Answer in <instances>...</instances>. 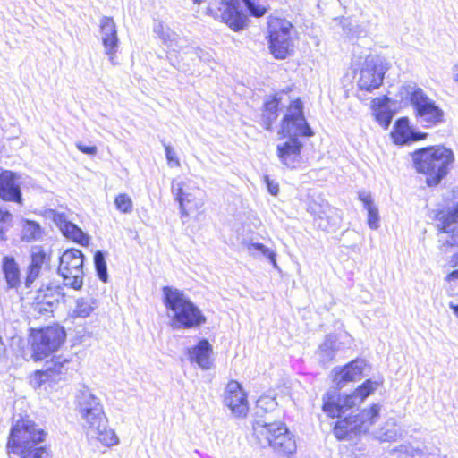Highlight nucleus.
<instances>
[{"mask_svg": "<svg viewBox=\"0 0 458 458\" xmlns=\"http://www.w3.org/2000/svg\"><path fill=\"white\" fill-rule=\"evenodd\" d=\"M308 212L313 216L318 227L323 231L336 227L340 222L338 210L323 199L310 202Z\"/></svg>", "mask_w": 458, "mask_h": 458, "instance_id": "17", "label": "nucleus"}, {"mask_svg": "<svg viewBox=\"0 0 458 458\" xmlns=\"http://www.w3.org/2000/svg\"><path fill=\"white\" fill-rule=\"evenodd\" d=\"M183 55L185 58H191L192 60L194 58H198L211 69H214V64H216L213 51H207L199 47H191L183 52Z\"/></svg>", "mask_w": 458, "mask_h": 458, "instance_id": "37", "label": "nucleus"}, {"mask_svg": "<svg viewBox=\"0 0 458 458\" xmlns=\"http://www.w3.org/2000/svg\"><path fill=\"white\" fill-rule=\"evenodd\" d=\"M162 291L164 303L174 329L198 328L206 323L207 318L200 309L182 291L170 286H164Z\"/></svg>", "mask_w": 458, "mask_h": 458, "instance_id": "2", "label": "nucleus"}, {"mask_svg": "<svg viewBox=\"0 0 458 458\" xmlns=\"http://www.w3.org/2000/svg\"><path fill=\"white\" fill-rule=\"evenodd\" d=\"M278 134L283 138L298 139L313 135V131L304 117L303 105L300 99L292 101L287 107Z\"/></svg>", "mask_w": 458, "mask_h": 458, "instance_id": "12", "label": "nucleus"}, {"mask_svg": "<svg viewBox=\"0 0 458 458\" xmlns=\"http://www.w3.org/2000/svg\"><path fill=\"white\" fill-rule=\"evenodd\" d=\"M2 268L9 287H17L21 283V279L19 265L15 259L13 257H4L2 260Z\"/></svg>", "mask_w": 458, "mask_h": 458, "instance_id": "33", "label": "nucleus"}, {"mask_svg": "<svg viewBox=\"0 0 458 458\" xmlns=\"http://www.w3.org/2000/svg\"><path fill=\"white\" fill-rule=\"evenodd\" d=\"M77 148L84 154L96 155L98 148L95 146H85L81 142L76 143Z\"/></svg>", "mask_w": 458, "mask_h": 458, "instance_id": "45", "label": "nucleus"}, {"mask_svg": "<svg viewBox=\"0 0 458 458\" xmlns=\"http://www.w3.org/2000/svg\"><path fill=\"white\" fill-rule=\"evenodd\" d=\"M58 304V301L53 294L51 289L47 291H39L33 301V310L38 314H47L53 311L54 308Z\"/></svg>", "mask_w": 458, "mask_h": 458, "instance_id": "30", "label": "nucleus"}, {"mask_svg": "<svg viewBox=\"0 0 458 458\" xmlns=\"http://www.w3.org/2000/svg\"><path fill=\"white\" fill-rule=\"evenodd\" d=\"M340 349L341 343L338 342L336 335H327L316 352L318 361L323 365L330 363Z\"/></svg>", "mask_w": 458, "mask_h": 458, "instance_id": "28", "label": "nucleus"}, {"mask_svg": "<svg viewBox=\"0 0 458 458\" xmlns=\"http://www.w3.org/2000/svg\"><path fill=\"white\" fill-rule=\"evenodd\" d=\"M450 308L454 310V314L458 317V305L450 304Z\"/></svg>", "mask_w": 458, "mask_h": 458, "instance_id": "51", "label": "nucleus"}, {"mask_svg": "<svg viewBox=\"0 0 458 458\" xmlns=\"http://www.w3.org/2000/svg\"><path fill=\"white\" fill-rule=\"evenodd\" d=\"M94 265L99 279L106 283L108 279V273L104 253L97 251L94 256Z\"/></svg>", "mask_w": 458, "mask_h": 458, "instance_id": "40", "label": "nucleus"}, {"mask_svg": "<svg viewBox=\"0 0 458 458\" xmlns=\"http://www.w3.org/2000/svg\"><path fill=\"white\" fill-rule=\"evenodd\" d=\"M99 26L105 54L108 56L109 61L115 64L114 58L119 43L115 22L113 18L104 16L100 20Z\"/></svg>", "mask_w": 458, "mask_h": 458, "instance_id": "22", "label": "nucleus"}, {"mask_svg": "<svg viewBox=\"0 0 458 458\" xmlns=\"http://www.w3.org/2000/svg\"><path fill=\"white\" fill-rule=\"evenodd\" d=\"M380 405L373 404L369 409L358 414L348 415L338 420L334 427V434L339 440L352 438V435L366 433L379 418Z\"/></svg>", "mask_w": 458, "mask_h": 458, "instance_id": "9", "label": "nucleus"}, {"mask_svg": "<svg viewBox=\"0 0 458 458\" xmlns=\"http://www.w3.org/2000/svg\"><path fill=\"white\" fill-rule=\"evenodd\" d=\"M452 150L444 147L420 148L412 153L416 171L426 175V183L437 186L448 174L454 162Z\"/></svg>", "mask_w": 458, "mask_h": 458, "instance_id": "3", "label": "nucleus"}, {"mask_svg": "<svg viewBox=\"0 0 458 458\" xmlns=\"http://www.w3.org/2000/svg\"><path fill=\"white\" fill-rule=\"evenodd\" d=\"M364 361L354 360L342 369H334V382L342 387L346 382L356 381L361 378Z\"/></svg>", "mask_w": 458, "mask_h": 458, "instance_id": "25", "label": "nucleus"}, {"mask_svg": "<svg viewBox=\"0 0 458 458\" xmlns=\"http://www.w3.org/2000/svg\"><path fill=\"white\" fill-rule=\"evenodd\" d=\"M153 31L158 36L163 43L167 46V47L171 48V52L168 56L170 60H172V52H180L182 49V43L184 40L180 38L175 32L171 30L170 28L165 26L162 21H155L153 24ZM171 64L182 72L191 71L189 64H181L180 62L175 64L173 61H171Z\"/></svg>", "mask_w": 458, "mask_h": 458, "instance_id": "19", "label": "nucleus"}, {"mask_svg": "<svg viewBox=\"0 0 458 458\" xmlns=\"http://www.w3.org/2000/svg\"><path fill=\"white\" fill-rule=\"evenodd\" d=\"M58 273L64 279V284L74 290H79L83 284V255L81 250L70 249L60 257Z\"/></svg>", "mask_w": 458, "mask_h": 458, "instance_id": "14", "label": "nucleus"}, {"mask_svg": "<svg viewBox=\"0 0 458 458\" xmlns=\"http://www.w3.org/2000/svg\"><path fill=\"white\" fill-rule=\"evenodd\" d=\"M30 264L28 268V275L25 280L26 287L30 284L38 277L40 271L44 265L47 264V254L39 246L31 248L30 251Z\"/></svg>", "mask_w": 458, "mask_h": 458, "instance_id": "26", "label": "nucleus"}, {"mask_svg": "<svg viewBox=\"0 0 458 458\" xmlns=\"http://www.w3.org/2000/svg\"><path fill=\"white\" fill-rule=\"evenodd\" d=\"M20 458H50L48 451L45 447H39L31 454H21Z\"/></svg>", "mask_w": 458, "mask_h": 458, "instance_id": "44", "label": "nucleus"}, {"mask_svg": "<svg viewBox=\"0 0 458 458\" xmlns=\"http://www.w3.org/2000/svg\"><path fill=\"white\" fill-rule=\"evenodd\" d=\"M77 411L83 420L88 437L97 439L106 447L119 444V437L108 426V420L99 399L89 388L84 387L78 394Z\"/></svg>", "mask_w": 458, "mask_h": 458, "instance_id": "1", "label": "nucleus"}, {"mask_svg": "<svg viewBox=\"0 0 458 458\" xmlns=\"http://www.w3.org/2000/svg\"><path fill=\"white\" fill-rule=\"evenodd\" d=\"M379 386V382L369 379L353 393L344 396L340 395L338 389H330L323 396V411L332 418H341L349 410L360 404Z\"/></svg>", "mask_w": 458, "mask_h": 458, "instance_id": "5", "label": "nucleus"}, {"mask_svg": "<svg viewBox=\"0 0 458 458\" xmlns=\"http://www.w3.org/2000/svg\"><path fill=\"white\" fill-rule=\"evenodd\" d=\"M65 339V332L59 326L35 330L31 335V357L42 360L57 351Z\"/></svg>", "mask_w": 458, "mask_h": 458, "instance_id": "11", "label": "nucleus"}, {"mask_svg": "<svg viewBox=\"0 0 458 458\" xmlns=\"http://www.w3.org/2000/svg\"><path fill=\"white\" fill-rule=\"evenodd\" d=\"M389 64L381 57L367 58L360 72L358 87L360 90L371 92L378 89L384 80Z\"/></svg>", "mask_w": 458, "mask_h": 458, "instance_id": "15", "label": "nucleus"}, {"mask_svg": "<svg viewBox=\"0 0 458 458\" xmlns=\"http://www.w3.org/2000/svg\"><path fill=\"white\" fill-rule=\"evenodd\" d=\"M75 369V360L64 355H57L47 360L40 370H37L30 377L34 389L47 391L67 377Z\"/></svg>", "mask_w": 458, "mask_h": 458, "instance_id": "7", "label": "nucleus"}, {"mask_svg": "<svg viewBox=\"0 0 458 458\" xmlns=\"http://www.w3.org/2000/svg\"><path fill=\"white\" fill-rule=\"evenodd\" d=\"M393 138L395 143L401 145L418 139L413 136V132L409 126L407 118H401L395 123Z\"/></svg>", "mask_w": 458, "mask_h": 458, "instance_id": "35", "label": "nucleus"}, {"mask_svg": "<svg viewBox=\"0 0 458 458\" xmlns=\"http://www.w3.org/2000/svg\"><path fill=\"white\" fill-rule=\"evenodd\" d=\"M395 436H396V431L389 429V430H386V432L382 433L381 435H379V437L383 441H389V440L394 439L395 437Z\"/></svg>", "mask_w": 458, "mask_h": 458, "instance_id": "47", "label": "nucleus"}, {"mask_svg": "<svg viewBox=\"0 0 458 458\" xmlns=\"http://www.w3.org/2000/svg\"><path fill=\"white\" fill-rule=\"evenodd\" d=\"M19 176L12 171H3L0 173V198L4 201L22 203V194Z\"/></svg>", "mask_w": 458, "mask_h": 458, "instance_id": "24", "label": "nucleus"}, {"mask_svg": "<svg viewBox=\"0 0 458 458\" xmlns=\"http://www.w3.org/2000/svg\"><path fill=\"white\" fill-rule=\"evenodd\" d=\"M42 233L39 224L31 220H25L22 225L21 238L30 242L40 238Z\"/></svg>", "mask_w": 458, "mask_h": 458, "instance_id": "38", "label": "nucleus"}, {"mask_svg": "<svg viewBox=\"0 0 458 458\" xmlns=\"http://www.w3.org/2000/svg\"><path fill=\"white\" fill-rule=\"evenodd\" d=\"M359 199L362 202L364 208L368 212L367 223L369 227L372 230H377L379 227V213L371 194L364 191H360Z\"/></svg>", "mask_w": 458, "mask_h": 458, "instance_id": "31", "label": "nucleus"}, {"mask_svg": "<svg viewBox=\"0 0 458 458\" xmlns=\"http://www.w3.org/2000/svg\"><path fill=\"white\" fill-rule=\"evenodd\" d=\"M293 24L285 19H268V48L275 58L285 59L293 52Z\"/></svg>", "mask_w": 458, "mask_h": 458, "instance_id": "8", "label": "nucleus"}, {"mask_svg": "<svg viewBox=\"0 0 458 458\" xmlns=\"http://www.w3.org/2000/svg\"><path fill=\"white\" fill-rule=\"evenodd\" d=\"M447 280L450 282H454L455 285L458 286V269L454 270L446 276Z\"/></svg>", "mask_w": 458, "mask_h": 458, "instance_id": "49", "label": "nucleus"}, {"mask_svg": "<svg viewBox=\"0 0 458 458\" xmlns=\"http://www.w3.org/2000/svg\"><path fill=\"white\" fill-rule=\"evenodd\" d=\"M116 208L122 213H130L132 210V200L125 193H121L114 199Z\"/></svg>", "mask_w": 458, "mask_h": 458, "instance_id": "41", "label": "nucleus"}, {"mask_svg": "<svg viewBox=\"0 0 458 458\" xmlns=\"http://www.w3.org/2000/svg\"><path fill=\"white\" fill-rule=\"evenodd\" d=\"M246 249L250 256L255 259H267L272 264L275 268H278L276 263V254L275 250L265 246L263 243L250 241L245 244Z\"/></svg>", "mask_w": 458, "mask_h": 458, "instance_id": "32", "label": "nucleus"}, {"mask_svg": "<svg viewBox=\"0 0 458 458\" xmlns=\"http://www.w3.org/2000/svg\"><path fill=\"white\" fill-rule=\"evenodd\" d=\"M165 157H166L167 164L169 166H171V167H174V166L180 167L181 166V163L177 157V154L171 146L165 144Z\"/></svg>", "mask_w": 458, "mask_h": 458, "instance_id": "42", "label": "nucleus"}, {"mask_svg": "<svg viewBox=\"0 0 458 458\" xmlns=\"http://www.w3.org/2000/svg\"><path fill=\"white\" fill-rule=\"evenodd\" d=\"M408 93L418 123L425 127H432L444 121L443 110L422 89L414 86Z\"/></svg>", "mask_w": 458, "mask_h": 458, "instance_id": "10", "label": "nucleus"}, {"mask_svg": "<svg viewBox=\"0 0 458 458\" xmlns=\"http://www.w3.org/2000/svg\"><path fill=\"white\" fill-rule=\"evenodd\" d=\"M386 98H377L372 101L376 120L385 129L389 126L393 116L386 105Z\"/></svg>", "mask_w": 458, "mask_h": 458, "instance_id": "36", "label": "nucleus"}, {"mask_svg": "<svg viewBox=\"0 0 458 458\" xmlns=\"http://www.w3.org/2000/svg\"><path fill=\"white\" fill-rule=\"evenodd\" d=\"M98 307V301L93 297H80L74 301L70 316L72 318H87Z\"/></svg>", "mask_w": 458, "mask_h": 458, "instance_id": "29", "label": "nucleus"}, {"mask_svg": "<svg viewBox=\"0 0 458 458\" xmlns=\"http://www.w3.org/2000/svg\"><path fill=\"white\" fill-rule=\"evenodd\" d=\"M212 346L208 340L203 339L199 343L189 350V356L191 361H195L201 369H208L211 368L212 361L210 353Z\"/></svg>", "mask_w": 458, "mask_h": 458, "instance_id": "27", "label": "nucleus"}, {"mask_svg": "<svg viewBox=\"0 0 458 458\" xmlns=\"http://www.w3.org/2000/svg\"><path fill=\"white\" fill-rule=\"evenodd\" d=\"M265 181L267 186L268 191L273 195L276 196L279 192V186L277 183L271 181L268 176H265Z\"/></svg>", "mask_w": 458, "mask_h": 458, "instance_id": "46", "label": "nucleus"}, {"mask_svg": "<svg viewBox=\"0 0 458 458\" xmlns=\"http://www.w3.org/2000/svg\"><path fill=\"white\" fill-rule=\"evenodd\" d=\"M242 2L253 16L260 17L266 13V8L259 4V0H242ZM221 4V19L233 30H242L245 15L240 10V0H223Z\"/></svg>", "mask_w": 458, "mask_h": 458, "instance_id": "13", "label": "nucleus"}, {"mask_svg": "<svg viewBox=\"0 0 458 458\" xmlns=\"http://www.w3.org/2000/svg\"><path fill=\"white\" fill-rule=\"evenodd\" d=\"M13 226V215L4 206L0 205V242L7 241V233Z\"/></svg>", "mask_w": 458, "mask_h": 458, "instance_id": "39", "label": "nucleus"}, {"mask_svg": "<svg viewBox=\"0 0 458 458\" xmlns=\"http://www.w3.org/2000/svg\"><path fill=\"white\" fill-rule=\"evenodd\" d=\"M46 432L34 421L22 419L12 427L7 448L9 453L16 455L31 454L45 440Z\"/></svg>", "mask_w": 458, "mask_h": 458, "instance_id": "6", "label": "nucleus"}, {"mask_svg": "<svg viewBox=\"0 0 458 458\" xmlns=\"http://www.w3.org/2000/svg\"><path fill=\"white\" fill-rule=\"evenodd\" d=\"M52 218L58 226L62 233L68 239L82 245L87 246L89 243V236L85 233L75 224L68 220L64 213L52 210Z\"/></svg>", "mask_w": 458, "mask_h": 458, "instance_id": "23", "label": "nucleus"}, {"mask_svg": "<svg viewBox=\"0 0 458 458\" xmlns=\"http://www.w3.org/2000/svg\"><path fill=\"white\" fill-rule=\"evenodd\" d=\"M386 425H387V426H393V427H394V422L391 420V421H388V422L386 423Z\"/></svg>", "mask_w": 458, "mask_h": 458, "instance_id": "52", "label": "nucleus"}, {"mask_svg": "<svg viewBox=\"0 0 458 458\" xmlns=\"http://www.w3.org/2000/svg\"><path fill=\"white\" fill-rule=\"evenodd\" d=\"M278 144L276 154L280 162L286 167L294 169L301 164V149L303 143L298 138H285Z\"/></svg>", "mask_w": 458, "mask_h": 458, "instance_id": "20", "label": "nucleus"}, {"mask_svg": "<svg viewBox=\"0 0 458 458\" xmlns=\"http://www.w3.org/2000/svg\"><path fill=\"white\" fill-rule=\"evenodd\" d=\"M437 219L440 222L437 224L440 230L449 234V238L445 240L446 243L451 246H458V204L453 211L447 214H438ZM450 265L452 267L458 266V252L451 257Z\"/></svg>", "mask_w": 458, "mask_h": 458, "instance_id": "21", "label": "nucleus"}, {"mask_svg": "<svg viewBox=\"0 0 458 458\" xmlns=\"http://www.w3.org/2000/svg\"><path fill=\"white\" fill-rule=\"evenodd\" d=\"M223 403L236 417H244L249 411L247 394L236 380L227 383L223 394Z\"/></svg>", "mask_w": 458, "mask_h": 458, "instance_id": "18", "label": "nucleus"}, {"mask_svg": "<svg viewBox=\"0 0 458 458\" xmlns=\"http://www.w3.org/2000/svg\"><path fill=\"white\" fill-rule=\"evenodd\" d=\"M258 407L264 409L265 411H270L273 410L276 405L277 403L274 397L270 396H261L257 401Z\"/></svg>", "mask_w": 458, "mask_h": 458, "instance_id": "43", "label": "nucleus"}, {"mask_svg": "<svg viewBox=\"0 0 458 458\" xmlns=\"http://www.w3.org/2000/svg\"><path fill=\"white\" fill-rule=\"evenodd\" d=\"M252 429L257 443L261 447L269 446L282 456H290L295 453L294 437L284 423L256 421Z\"/></svg>", "mask_w": 458, "mask_h": 458, "instance_id": "4", "label": "nucleus"}, {"mask_svg": "<svg viewBox=\"0 0 458 458\" xmlns=\"http://www.w3.org/2000/svg\"><path fill=\"white\" fill-rule=\"evenodd\" d=\"M6 355V346L3 341L2 336H0V363L4 361Z\"/></svg>", "mask_w": 458, "mask_h": 458, "instance_id": "48", "label": "nucleus"}, {"mask_svg": "<svg viewBox=\"0 0 458 458\" xmlns=\"http://www.w3.org/2000/svg\"><path fill=\"white\" fill-rule=\"evenodd\" d=\"M279 99L276 96L264 104V110L261 117V123L266 130H270L272 124L278 117Z\"/></svg>", "mask_w": 458, "mask_h": 458, "instance_id": "34", "label": "nucleus"}, {"mask_svg": "<svg viewBox=\"0 0 458 458\" xmlns=\"http://www.w3.org/2000/svg\"><path fill=\"white\" fill-rule=\"evenodd\" d=\"M171 192L179 204L182 216H189L191 213L198 211L204 206V199L198 196L199 190L188 191L184 182L174 179L171 183Z\"/></svg>", "mask_w": 458, "mask_h": 458, "instance_id": "16", "label": "nucleus"}, {"mask_svg": "<svg viewBox=\"0 0 458 458\" xmlns=\"http://www.w3.org/2000/svg\"><path fill=\"white\" fill-rule=\"evenodd\" d=\"M454 80L458 81V64L454 65L453 68Z\"/></svg>", "mask_w": 458, "mask_h": 458, "instance_id": "50", "label": "nucleus"}]
</instances>
